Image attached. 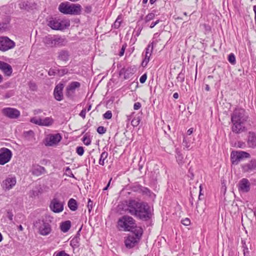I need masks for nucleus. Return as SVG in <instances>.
<instances>
[{"label":"nucleus","mask_w":256,"mask_h":256,"mask_svg":"<svg viewBox=\"0 0 256 256\" xmlns=\"http://www.w3.org/2000/svg\"><path fill=\"white\" fill-rule=\"evenodd\" d=\"M80 86V82H70L66 88V96L72 100H74L76 96V90Z\"/></svg>","instance_id":"nucleus-11"},{"label":"nucleus","mask_w":256,"mask_h":256,"mask_svg":"<svg viewBox=\"0 0 256 256\" xmlns=\"http://www.w3.org/2000/svg\"><path fill=\"white\" fill-rule=\"evenodd\" d=\"M68 205L70 209L72 211H75L78 209L77 202L72 198L69 200Z\"/></svg>","instance_id":"nucleus-29"},{"label":"nucleus","mask_w":256,"mask_h":256,"mask_svg":"<svg viewBox=\"0 0 256 256\" xmlns=\"http://www.w3.org/2000/svg\"><path fill=\"white\" fill-rule=\"evenodd\" d=\"M176 158L179 166H182L184 164V157L180 152H176Z\"/></svg>","instance_id":"nucleus-32"},{"label":"nucleus","mask_w":256,"mask_h":256,"mask_svg":"<svg viewBox=\"0 0 256 256\" xmlns=\"http://www.w3.org/2000/svg\"><path fill=\"white\" fill-rule=\"evenodd\" d=\"M155 16V14L153 12H150L145 17V22H146L153 20Z\"/></svg>","instance_id":"nucleus-39"},{"label":"nucleus","mask_w":256,"mask_h":256,"mask_svg":"<svg viewBox=\"0 0 256 256\" xmlns=\"http://www.w3.org/2000/svg\"><path fill=\"white\" fill-rule=\"evenodd\" d=\"M182 224L186 226H188L190 224V220L188 218H186L182 220Z\"/></svg>","instance_id":"nucleus-50"},{"label":"nucleus","mask_w":256,"mask_h":256,"mask_svg":"<svg viewBox=\"0 0 256 256\" xmlns=\"http://www.w3.org/2000/svg\"><path fill=\"white\" fill-rule=\"evenodd\" d=\"M86 108H84L80 112V116L82 118H85L86 117Z\"/></svg>","instance_id":"nucleus-55"},{"label":"nucleus","mask_w":256,"mask_h":256,"mask_svg":"<svg viewBox=\"0 0 256 256\" xmlns=\"http://www.w3.org/2000/svg\"><path fill=\"white\" fill-rule=\"evenodd\" d=\"M44 44L50 47H54L62 45L64 39L56 35H48L44 38Z\"/></svg>","instance_id":"nucleus-8"},{"label":"nucleus","mask_w":256,"mask_h":256,"mask_svg":"<svg viewBox=\"0 0 256 256\" xmlns=\"http://www.w3.org/2000/svg\"><path fill=\"white\" fill-rule=\"evenodd\" d=\"M140 192H142L144 194L149 195L150 194V190L148 188L142 186Z\"/></svg>","instance_id":"nucleus-48"},{"label":"nucleus","mask_w":256,"mask_h":256,"mask_svg":"<svg viewBox=\"0 0 256 256\" xmlns=\"http://www.w3.org/2000/svg\"><path fill=\"white\" fill-rule=\"evenodd\" d=\"M138 228L140 227L136 226V220L132 216L127 215L122 216L118 221V228L119 230L132 232Z\"/></svg>","instance_id":"nucleus-3"},{"label":"nucleus","mask_w":256,"mask_h":256,"mask_svg":"<svg viewBox=\"0 0 256 256\" xmlns=\"http://www.w3.org/2000/svg\"><path fill=\"white\" fill-rule=\"evenodd\" d=\"M66 172H68V174H72V176H70L71 177H72V178H74V174H72V171H71L70 169L68 167L66 168Z\"/></svg>","instance_id":"nucleus-60"},{"label":"nucleus","mask_w":256,"mask_h":256,"mask_svg":"<svg viewBox=\"0 0 256 256\" xmlns=\"http://www.w3.org/2000/svg\"><path fill=\"white\" fill-rule=\"evenodd\" d=\"M122 22V18L121 16H118L115 20L114 24L112 25V28L115 29H118L120 26L121 22Z\"/></svg>","instance_id":"nucleus-35"},{"label":"nucleus","mask_w":256,"mask_h":256,"mask_svg":"<svg viewBox=\"0 0 256 256\" xmlns=\"http://www.w3.org/2000/svg\"><path fill=\"white\" fill-rule=\"evenodd\" d=\"M6 28V23H0V32H3Z\"/></svg>","instance_id":"nucleus-54"},{"label":"nucleus","mask_w":256,"mask_h":256,"mask_svg":"<svg viewBox=\"0 0 256 256\" xmlns=\"http://www.w3.org/2000/svg\"><path fill=\"white\" fill-rule=\"evenodd\" d=\"M160 22V20H158L155 22H152L150 26V28H152L155 26L156 25L158 24Z\"/></svg>","instance_id":"nucleus-59"},{"label":"nucleus","mask_w":256,"mask_h":256,"mask_svg":"<svg viewBox=\"0 0 256 256\" xmlns=\"http://www.w3.org/2000/svg\"><path fill=\"white\" fill-rule=\"evenodd\" d=\"M243 253L245 254H249L248 249L246 244H244V246H243Z\"/></svg>","instance_id":"nucleus-58"},{"label":"nucleus","mask_w":256,"mask_h":256,"mask_svg":"<svg viewBox=\"0 0 256 256\" xmlns=\"http://www.w3.org/2000/svg\"><path fill=\"white\" fill-rule=\"evenodd\" d=\"M194 198L192 196H191L190 198V202L192 206H194Z\"/></svg>","instance_id":"nucleus-61"},{"label":"nucleus","mask_w":256,"mask_h":256,"mask_svg":"<svg viewBox=\"0 0 256 256\" xmlns=\"http://www.w3.org/2000/svg\"><path fill=\"white\" fill-rule=\"evenodd\" d=\"M0 70L6 76H10L12 72V66L0 60Z\"/></svg>","instance_id":"nucleus-24"},{"label":"nucleus","mask_w":256,"mask_h":256,"mask_svg":"<svg viewBox=\"0 0 256 256\" xmlns=\"http://www.w3.org/2000/svg\"><path fill=\"white\" fill-rule=\"evenodd\" d=\"M62 140V136L59 134H50L46 138V145L52 146L57 144Z\"/></svg>","instance_id":"nucleus-21"},{"label":"nucleus","mask_w":256,"mask_h":256,"mask_svg":"<svg viewBox=\"0 0 256 256\" xmlns=\"http://www.w3.org/2000/svg\"><path fill=\"white\" fill-rule=\"evenodd\" d=\"M112 117V112L110 110L106 111L104 114L103 118L106 120H110Z\"/></svg>","instance_id":"nucleus-41"},{"label":"nucleus","mask_w":256,"mask_h":256,"mask_svg":"<svg viewBox=\"0 0 256 256\" xmlns=\"http://www.w3.org/2000/svg\"><path fill=\"white\" fill-rule=\"evenodd\" d=\"M146 78H147V76L146 74L142 75L140 78V82L142 84H144V82H145L146 81Z\"/></svg>","instance_id":"nucleus-51"},{"label":"nucleus","mask_w":256,"mask_h":256,"mask_svg":"<svg viewBox=\"0 0 256 256\" xmlns=\"http://www.w3.org/2000/svg\"><path fill=\"white\" fill-rule=\"evenodd\" d=\"M152 215L150 207L147 202H143L137 218L144 221H148L152 218Z\"/></svg>","instance_id":"nucleus-6"},{"label":"nucleus","mask_w":256,"mask_h":256,"mask_svg":"<svg viewBox=\"0 0 256 256\" xmlns=\"http://www.w3.org/2000/svg\"><path fill=\"white\" fill-rule=\"evenodd\" d=\"M106 131V130L103 126H100L97 128V132L100 134H104Z\"/></svg>","instance_id":"nucleus-46"},{"label":"nucleus","mask_w":256,"mask_h":256,"mask_svg":"<svg viewBox=\"0 0 256 256\" xmlns=\"http://www.w3.org/2000/svg\"><path fill=\"white\" fill-rule=\"evenodd\" d=\"M178 92H175L173 94V98L175 99H177L178 98Z\"/></svg>","instance_id":"nucleus-63"},{"label":"nucleus","mask_w":256,"mask_h":256,"mask_svg":"<svg viewBox=\"0 0 256 256\" xmlns=\"http://www.w3.org/2000/svg\"><path fill=\"white\" fill-rule=\"evenodd\" d=\"M193 132V128H189L187 131V134L188 135H190Z\"/></svg>","instance_id":"nucleus-62"},{"label":"nucleus","mask_w":256,"mask_h":256,"mask_svg":"<svg viewBox=\"0 0 256 256\" xmlns=\"http://www.w3.org/2000/svg\"><path fill=\"white\" fill-rule=\"evenodd\" d=\"M92 202L90 199H89L88 202V208L90 212L92 208Z\"/></svg>","instance_id":"nucleus-56"},{"label":"nucleus","mask_w":256,"mask_h":256,"mask_svg":"<svg viewBox=\"0 0 256 256\" xmlns=\"http://www.w3.org/2000/svg\"><path fill=\"white\" fill-rule=\"evenodd\" d=\"M48 26L53 30H61L68 27L70 23L56 18H52L48 21Z\"/></svg>","instance_id":"nucleus-10"},{"label":"nucleus","mask_w":256,"mask_h":256,"mask_svg":"<svg viewBox=\"0 0 256 256\" xmlns=\"http://www.w3.org/2000/svg\"><path fill=\"white\" fill-rule=\"evenodd\" d=\"M64 88V84L60 83L58 84L54 88V98L58 101H61L63 100V89Z\"/></svg>","instance_id":"nucleus-20"},{"label":"nucleus","mask_w":256,"mask_h":256,"mask_svg":"<svg viewBox=\"0 0 256 256\" xmlns=\"http://www.w3.org/2000/svg\"><path fill=\"white\" fill-rule=\"evenodd\" d=\"M58 10L65 14L78 15L80 14L82 6L80 4H70L68 2H62L58 6Z\"/></svg>","instance_id":"nucleus-4"},{"label":"nucleus","mask_w":256,"mask_h":256,"mask_svg":"<svg viewBox=\"0 0 256 256\" xmlns=\"http://www.w3.org/2000/svg\"><path fill=\"white\" fill-rule=\"evenodd\" d=\"M76 153L80 156H82L84 154V149L82 146H78L76 149Z\"/></svg>","instance_id":"nucleus-43"},{"label":"nucleus","mask_w":256,"mask_h":256,"mask_svg":"<svg viewBox=\"0 0 256 256\" xmlns=\"http://www.w3.org/2000/svg\"><path fill=\"white\" fill-rule=\"evenodd\" d=\"M185 70L182 69L180 72L178 74V76L176 77V80L178 82H179L181 83H182L185 78Z\"/></svg>","instance_id":"nucleus-34"},{"label":"nucleus","mask_w":256,"mask_h":256,"mask_svg":"<svg viewBox=\"0 0 256 256\" xmlns=\"http://www.w3.org/2000/svg\"><path fill=\"white\" fill-rule=\"evenodd\" d=\"M250 183L246 178L241 179L238 184V190L240 192L247 193L250 191Z\"/></svg>","instance_id":"nucleus-18"},{"label":"nucleus","mask_w":256,"mask_h":256,"mask_svg":"<svg viewBox=\"0 0 256 256\" xmlns=\"http://www.w3.org/2000/svg\"><path fill=\"white\" fill-rule=\"evenodd\" d=\"M54 256H70V255L66 254L65 251L62 250L58 252H55Z\"/></svg>","instance_id":"nucleus-44"},{"label":"nucleus","mask_w":256,"mask_h":256,"mask_svg":"<svg viewBox=\"0 0 256 256\" xmlns=\"http://www.w3.org/2000/svg\"><path fill=\"white\" fill-rule=\"evenodd\" d=\"M64 204L56 198H53L50 202V208L55 213H59L64 210Z\"/></svg>","instance_id":"nucleus-14"},{"label":"nucleus","mask_w":256,"mask_h":256,"mask_svg":"<svg viewBox=\"0 0 256 256\" xmlns=\"http://www.w3.org/2000/svg\"><path fill=\"white\" fill-rule=\"evenodd\" d=\"M28 86H29L30 90L32 91L36 90L37 88V86H36V83L34 82H30L28 83Z\"/></svg>","instance_id":"nucleus-45"},{"label":"nucleus","mask_w":256,"mask_h":256,"mask_svg":"<svg viewBox=\"0 0 256 256\" xmlns=\"http://www.w3.org/2000/svg\"><path fill=\"white\" fill-rule=\"evenodd\" d=\"M13 216H14V214H13L12 210H8L7 212V217L10 220H12V218H13Z\"/></svg>","instance_id":"nucleus-53"},{"label":"nucleus","mask_w":256,"mask_h":256,"mask_svg":"<svg viewBox=\"0 0 256 256\" xmlns=\"http://www.w3.org/2000/svg\"><path fill=\"white\" fill-rule=\"evenodd\" d=\"M30 122L38 126H50L53 124L54 120L52 118L50 117H47L44 119L34 117L30 119Z\"/></svg>","instance_id":"nucleus-16"},{"label":"nucleus","mask_w":256,"mask_h":256,"mask_svg":"<svg viewBox=\"0 0 256 256\" xmlns=\"http://www.w3.org/2000/svg\"><path fill=\"white\" fill-rule=\"evenodd\" d=\"M238 146L240 148H244L246 147V144L242 142H238Z\"/></svg>","instance_id":"nucleus-57"},{"label":"nucleus","mask_w":256,"mask_h":256,"mask_svg":"<svg viewBox=\"0 0 256 256\" xmlns=\"http://www.w3.org/2000/svg\"><path fill=\"white\" fill-rule=\"evenodd\" d=\"M16 180L14 176L9 175L2 183V186L6 190L12 189L16 184Z\"/></svg>","instance_id":"nucleus-17"},{"label":"nucleus","mask_w":256,"mask_h":256,"mask_svg":"<svg viewBox=\"0 0 256 256\" xmlns=\"http://www.w3.org/2000/svg\"><path fill=\"white\" fill-rule=\"evenodd\" d=\"M38 230L39 234L42 236L49 234L52 230L50 224L44 220L39 222Z\"/></svg>","instance_id":"nucleus-15"},{"label":"nucleus","mask_w":256,"mask_h":256,"mask_svg":"<svg viewBox=\"0 0 256 256\" xmlns=\"http://www.w3.org/2000/svg\"><path fill=\"white\" fill-rule=\"evenodd\" d=\"M68 70L67 68H62L58 70L59 76H63L68 73Z\"/></svg>","instance_id":"nucleus-47"},{"label":"nucleus","mask_w":256,"mask_h":256,"mask_svg":"<svg viewBox=\"0 0 256 256\" xmlns=\"http://www.w3.org/2000/svg\"><path fill=\"white\" fill-rule=\"evenodd\" d=\"M16 46L15 42L7 36H0V50L6 52L13 48Z\"/></svg>","instance_id":"nucleus-12"},{"label":"nucleus","mask_w":256,"mask_h":256,"mask_svg":"<svg viewBox=\"0 0 256 256\" xmlns=\"http://www.w3.org/2000/svg\"><path fill=\"white\" fill-rule=\"evenodd\" d=\"M142 107V104L140 102H136L134 104V110H138Z\"/></svg>","instance_id":"nucleus-52"},{"label":"nucleus","mask_w":256,"mask_h":256,"mask_svg":"<svg viewBox=\"0 0 256 256\" xmlns=\"http://www.w3.org/2000/svg\"><path fill=\"white\" fill-rule=\"evenodd\" d=\"M140 120L141 119L140 116L135 117L132 120L131 124L134 127L137 126L140 124Z\"/></svg>","instance_id":"nucleus-36"},{"label":"nucleus","mask_w":256,"mask_h":256,"mask_svg":"<svg viewBox=\"0 0 256 256\" xmlns=\"http://www.w3.org/2000/svg\"><path fill=\"white\" fill-rule=\"evenodd\" d=\"M19 5L20 8L26 10H28L32 7V4L29 0H21Z\"/></svg>","instance_id":"nucleus-26"},{"label":"nucleus","mask_w":256,"mask_h":256,"mask_svg":"<svg viewBox=\"0 0 256 256\" xmlns=\"http://www.w3.org/2000/svg\"><path fill=\"white\" fill-rule=\"evenodd\" d=\"M142 188V186L140 184H136L134 186H132V189L134 192H140Z\"/></svg>","instance_id":"nucleus-40"},{"label":"nucleus","mask_w":256,"mask_h":256,"mask_svg":"<svg viewBox=\"0 0 256 256\" xmlns=\"http://www.w3.org/2000/svg\"><path fill=\"white\" fill-rule=\"evenodd\" d=\"M253 10L254 12V18H255V20H256V6H253Z\"/></svg>","instance_id":"nucleus-64"},{"label":"nucleus","mask_w":256,"mask_h":256,"mask_svg":"<svg viewBox=\"0 0 256 256\" xmlns=\"http://www.w3.org/2000/svg\"><path fill=\"white\" fill-rule=\"evenodd\" d=\"M3 114L8 118L14 119L20 116V112L18 110L12 108H6L2 110Z\"/></svg>","instance_id":"nucleus-19"},{"label":"nucleus","mask_w":256,"mask_h":256,"mask_svg":"<svg viewBox=\"0 0 256 256\" xmlns=\"http://www.w3.org/2000/svg\"><path fill=\"white\" fill-rule=\"evenodd\" d=\"M142 28L140 27H139L137 30H134L133 34L132 36L134 37V40H136V37L138 36L140 34V32L142 31Z\"/></svg>","instance_id":"nucleus-38"},{"label":"nucleus","mask_w":256,"mask_h":256,"mask_svg":"<svg viewBox=\"0 0 256 256\" xmlns=\"http://www.w3.org/2000/svg\"><path fill=\"white\" fill-rule=\"evenodd\" d=\"M80 238L78 236L74 237L70 242V245L72 248H78L80 246Z\"/></svg>","instance_id":"nucleus-30"},{"label":"nucleus","mask_w":256,"mask_h":256,"mask_svg":"<svg viewBox=\"0 0 256 256\" xmlns=\"http://www.w3.org/2000/svg\"><path fill=\"white\" fill-rule=\"evenodd\" d=\"M154 48V42L149 44L145 49V56L142 62V66H146L150 60V56L152 54Z\"/></svg>","instance_id":"nucleus-22"},{"label":"nucleus","mask_w":256,"mask_h":256,"mask_svg":"<svg viewBox=\"0 0 256 256\" xmlns=\"http://www.w3.org/2000/svg\"><path fill=\"white\" fill-rule=\"evenodd\" d=\"M246 143L248 148H256V134L254 132H248Z\"/></svg>","instance_id":"nucleus-23"},{"label":"nucleus","mask_w":256,"mask_h":256,"mask_svg":"<svg viewBox=\"0 0 256 256\" xmlns=\"http://www.w3.org/2000/svg\"><path fill=\"white\" fill-rule=\"evenodd\" d=\"M108 152L106 151L103 152L101 154L98 161V163L101 166H104V160H106L108 156Z\"/></svg>","instance_id":"nucleus-31"},{"label":"nucleus","mask_w":256,"mask_h":256,"mask_svg":"<svg viewBox=\"0 0 256 256\" xmlns=\"http://www.w3.org/2000/svg\"><path fill=\"white\" fill-rule=\"evenodd\" d=\"M72 226V223L70 220H66L62 222L60 225V230L63 232H66L68 231Z\"/></svg>","instance_id":"nucleus-27"},{"label":"nucleus","mask_w":256,"mask_h":256,"mask_svg":"<svg viewBox=\"0 0 256 256\" xmlns=\"http://www.w3.org/2000/svg\"><path fill=\"white\" fill-rule=\"evenodd\" d=\"M242 171L244 174H253L256 173V158H253L248 162L240 165Z\"/></svg>","instance_id":"nucleus-9"},{"label":"nucleus","mask_w":256,"mask_h":256,"mask_svg":"<svg viewBox=\"0 0 256 256\" xmlns=\"http://www.w3.org/2000/svg\"><path fill=\"white\" fill-rule=\"evenodd\" d=\"M45 168L44 167L38 166L34 169L32 172L36 175L39 176L43 174Z\"/></svg>","instance_id":"nucleus-33"},{"label":"nucleus","mask_w":256,"mask_h":256,"mask_svg":"<svg viewBox=\"0 0 256 256\" xmlns=\"http://www.w3.org/2000/svg\"><path fill=\"white\" fill-rule=\"evenodd\" d=\"M69 53L67 50H62L58 53V58L60 60L66 62L69 59Z\"/></svg>","instance_id":"nucleus-28"},{"label":"nucleus","mask_w":256,"mask_h":256,"mask_svg":"<svg viewBox=\"0 0 256 256\" xmlns=\"http://www.w3.org/2000/svg\"><path fill=\"white\" fill-rule=\"evenodd\" d=\"M142 202H143L130 199L127 202L126 210L130 214L137 218Z\"/></svg>","instance_id":"nucleus-5"},{"label":"nucleus","mask_w":256,"mask_h":256,"mask_svg":"<svg viewBox=\"0 0 256 256\" xmlns=\"http://www.w3.org/2000/svg\"><path fill=\"white\" fill-rule=\"evenodd\" d=\"M228 60L232 64L236 63V57L234 54L230 53L228 56Z\"/></svg>","instance_id":"nucleus-37"},{"label":"nucleus","mask_w":256,"mask_h":256,"mask_svg":"<svg viewBox=\"0 0 256 256\" xmlns=\"http://www.w3.org/2000/svg\"><path fill=\"white\" fill-rule=\"evenodd\" d=\"M82 142L86 146H89L91 144V140L89 137L84 136L82 138Z\"/></svg>","instance_id":"nucleus-42"},{"label":"nucleus","mask_w":256,"mask_h":256,"mask_svg":"<svg viewBox=\"0 0 256 256\" xmlns=\"http://www.w3.org/2000/svg\"><path fill=\"white\" fill-rule=\"evenodd\" d=\"M250 154L244 151H232L230 154V160L234 165H238L244 158H248Z\"/></svg>","instance_id":"nucleus-7"},{"label":"nucleus","mask_w":256,"mask_h":256,"mask_svg":"<svg viewBox=\"0 0 256 256\" xmlns=\"http://www.w3.org/2000/svg\"><path fill=\"white\" fill-rule=\"evenodd\" d=\"M12 151L8 148L0 149V164L4 165L9 162L12 157Z\"/></svg>","instance_id":"nucleus-13"},{"label":"nucleus","mask_w":256,"mask_h":256,"mask_svg":"<svg viewBox=\"0 0 256 256\" xmlns=\"http://www.w3.org/2000/svg\"><path fill=\"white\" fill-rule=\"evenodd\" d=\"M126 46H127L126 44H124L122 46V47L120 49V50L119 54H118L120 56H122L124 55Z\"/></svg>","instance_id":"nucleus-49"},{"label":"nucleus","mask_w":256,"mask_h":256,"mask_svg":"<svg viewBox=\"0 0 256 256\" xmlns=\"http://www.w3.org/2000/svg\"><path fill=\"white\" fill-rule=\"evenodd\" d=\"M143 234L142 228H136L124 238V245L127 248L130 249L136 246L140 240Z\"/></svg>","instance_id":"nucleus-2"},{"label":"nucleus","mask_w":256,"mask_h":256,"mask_svg":"<svg viewBox=\"0 0 256 256\" xmlns=\"http://www.w3.org/2000/svg\"><path fill=\"white\" fill-rule=\"evenodd\" d=\"M232 124L231 129L236 134H240L246 130L245 123L248 121V116L244 109L236 108L230 115Z\"/></svg>","instance_id":"nucleus-1"},{"label":"nucleus","mask_w":256,"mask_h":256,"mask_svg":"<svg viewBox=\"0 0 256 256\" xmlns=\"http://www.w3.org/2000/svg\"><path fill=\"white\" fill-rule=\"evenodd\" d=\"M134 68L130 67L124 68L120 70L119 74L120 76L123 75L124 79H128L134 74Z\"/></svg>","instance_id":"nucleus-25"}]
</instances>
